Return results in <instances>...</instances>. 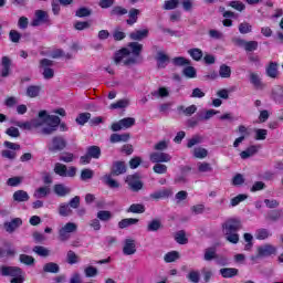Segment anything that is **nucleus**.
<instances>
[{
    "label": "nucleus",
    "instance_id": "obj_57",
    "mask_svg": "<svg viewBox=\"0 0 283 283\" xmlns=\"http://www.w3.org/2000/svg\"><path fill=\"white\" fill-rule=\"evenodd\" d=\"M180 258V254L177 251H171L165 254L164 260L167 263L176 262Z\"/></svg>",
    "mask_w": 283,
    "mask_h": 283
},
{
    "label": "nucleus",
    "instance_id": "obj_51",
    "mask_svg": "<svg viewBox=\"0 0 283 283\" xmlns=\"http://www.w3.org/2000/svg\"><path fill=\"white\" fill-rule=\"evenodd\" d=\"M180 6V0H166L164 2V10H176Z\"/></svg>",
    "mask_w": 283,
    "mask_h": 283
},
{
    "label": "nucleus",
    "instance_id": "obj_64",
    "mask_svg": "<svg viewBox=\"0 0 283 283\" xmlns=\"http://www.w3.org/2000/svg\"><path fill=\"white\" fill-rule=\"evenodd\" d=\"M153 171L155 174H166L167 172V165L155 164V166L153 167Z\"/></svg>",
    "mask_w": 283,
    "mask_h": 283
},
{
    "label": "nucleus",
    "instance_id": "obj_23",
    "mask_svg": "<svg viewBox=\"0 0 283 283\" xmlns=\"http://www.w3.org/2000/svg\"><path fill=\"white\" fill-rule=\"evenodd\" d=\"M43 273H53V274H56V273H60L61 272V266H59L57 263L55 262H49V263H45L43 265V269H42Z\"/></svg>",
    "mask_w": 283,
    "mask_h": 283
},
{
    "label": "nucleus",
    "instance_id": "obj_52",
    "mask_svg": "<svg viewBox=\"0 0 283 283\" xmlns=\"http://www.w3.org/2000/svg\"><path fill=\"white\" fill-rule=\"evenodd\" d=\"M193 156L195 158H200V159L207 158V156H209V150L202 147H197L193 149Z\"/></svg>",
    "mask_w": 283,
    "mask_h": 283
},
{
    "label": "nucleus",
    "instance_id": "obj_19",
    "mask_svg": "<svg viewBox=\"0 0 283 283\" xmlns=\"http://www.w3.org/2000/svg\"><path fill=\"white\" fill-rule=\"evenodd\" d=\"M1 65H2L1 76L3 78L10 76V65H12V60H10V57L8 56H2Z\"/></svg>",
    "mask_w": 283,
    "mask_h": 283
},
{
    "label": "nucleus",
    "instance_id": "obj_14",
    "mask_svg": "<svg viewBox=\"0 0 283 283\" xmlns=\"http://www.w3.org/2000/svg\"><path fill=\"white\" fill-rule=\"evenodd\" d=\"M21 224H23V220H21V218H14L11 221L4 222L3 227L7 233H14Z\"/></svg>",
    "mask_w": 283,
    "mask_h": 283
},
{
    "label": "nucleus",
    "instance_id": "obj_11",
    "mask_svg": "<svg viewBox=\"0 0 283 283\" xmlns=\"http://www.w3.org/2000/svg\"><path fill=\"white\" fill-rule=\"evenodd\" d=\"M50 21V17L48 12L43 10L35 11V18L31 21L32 28H39V25H43V23H48Z\"/></svg>",
    "mask_w": 283,
    "mask_h": 283
},
{
    "label": "nucleus",
    "instance_id": "obj_36",
    "mask_svg": "<svg viewBox=\"0 0 283 283\" xmlns=\"http://www.w3.org/2000/svg\"><path fill=\"white\" fill-rule=\"evenodd\" d=\"M172 65L185 67V65H191V61L184 56H177L172 59Z\"/></svg>",
    "mask_w": 283,
    "mask_h": 283
},
{
    "label": "nucleus",
    "instance_id": "obj_54",
    "mask_svg": "<svg viewBox=\"0 0 283 283\" xmlns=\"http://www.w3.org/2000/svg\"><path fill=\"white\" fill-rule=\"evenodd\" d=\"M66 262L67 264H78V256L75 251L70 250L66 253Z\"/></svg>",
    "mask_w": 283,
    "mask_h": 283
},
{
    "label": "nucleus",
    "instance_id": "obj_9",
    "mask_svg": "<svg viewBox=\"0 0 283 283\" xmlns=\"http://www.w3.org/2000/svg\"><path fill=\"white\" fill-rule=\"evenodd\" d=\"M54 65V62L52 60L42 59L40 61V67H43V76L46 80L54 78V70L50 69Z\"/></svg>",
    "mask_w": 283,
    "mask_h": 283
},
{
    "label": "nucleus",
    "instance_id": "obj_20",
    "mask_svg": "<svg viewBox=\"0 0 283 283\" xmlns=\"http://www.w3.org/2000/svg\"><path fill=\"white\" fill-rule=\"evenodd\" d=\"M250 83L253 85L254 90H262L264 87L262 77H260L258 73H250Z\"/></svg>",
    "mask_w": 283,
    "mask_h": 283
},
{
    "label": "nucleus",
    "instance_id": "obj_1",
    "mask_svg": "<svg viewBox=\"0 0 283 283\" xmlns=\"http://www.w3.org/2000/svg\"><path fill=\"white\" fill-rule=\"evenodd\" d=\"M140 54H143V44L139 42H129L127 48H123L118 50L114 55L115 65H136L138 63V59H140Z\"/></svg>",
    "mask_w": 283,
    "mask_h": 283
},
{
    "label": "nucleus",
    "instance_id": "obj_28",
    "mask_svg": "<svg viewBox=\"0 0 283 283\" xmlns=\"http://www.w3.org/2000/svg\"><path fill=\"white\" fill-rule=\"evenodd\" d=\"M86 154L93 158L94 160H98L101 158V147L98 146H88L86 148Z\"/></svg>",
    "mask_w": 283,
    "mask_h": 283
},
{
    "label": "nucleus",
    "instance_id": "obj_3",
    "mask_svg": "<svg viewBox=\"0 0 283 283\" xmlns=\"http://www.w3.org/2000/svg\"><path fill=\"white\" fill-rule=\"evenodd\" d=\"M240 229H242L240 219H228L222 223L223 235L231 244H238L240 242V234H238Z\"/></svg>",
    "mask_w": 283,
    "mask_h": 283
},
{
    "label": "nucleus",
    "instance_id": "obj_15",
    "mask_svg": "<svg viewBox=\"0 0 283 283\" xmlns=\"http://www.w3.org/2000/svg\"><path fill=\"white\" fill-rule=\"evenodd\" d=\"M53 191L55 196H59V198H65V196H70V193H72V188L63 184H57L53 186Z\"/></svg>",
    "mask_w": 283,
    "mask_h": 283
},
{
    "label": "nucleus",
    "instance_id": "obj_59",
    "mask_svg": "<svg viewBox=\"0 0 283 283\" xmlns=\"http://www.w3.org/2000/svg\"><path fill=\"white\" fill-rule=\"evenodd\" d=\"M161 227H163V223L160 222V220H153L148 222L147 231L148 232L158 231L159 229H161Z\"/></svg>",
    "mask_w": 283,
    "mask_h": 283
},
{
    "label": "nucleus",
    "instance_id": "obj_17",
    "mask_svg": "<svg viewBox=\"0 0 283 283\" xmlns=\"http://www.w3.org/2000/svg\"><path fill=\"white\" fill-rule=\"evenodd\" d=\"M149 36V29L135 30L129 33L130 41H143Z\"/></svg>",
    "mask_w": 283,
    "mask_h": 283
},
{
    "label": "nucleus",
    "instance_id": "obj_49",
    "mask_svg": "<svg viewBox=\"0 0 283 283\" xmlns=\"http://www.w3.org/2000/svg\"><path fill=\"white\" fill-rule=\"evenodd\" d=\"M255 238L256 240H266L269 238H271V232L268 229H259L255 232Z\"/></svg>",
    "mask_w": 283,
    "mask_h": 283
},
{
    "label": "nucleus",
    "instance_id": "obj_21",
    "mask_svg": "<svg viewBox=\"0 0 283 283\" xmlns=\"http://www.w3.org/2000/svg\"><path fill=\"white\" fill-rule=\"evenodd\" d=\"M272 98L275 103L282 105L283 103V87L281 85H276L272 88Z\"/></svg>",
    "mask_w": 283,
    "mask_h": 283
},
{
    "label": "nucleus",
    "instance_id": "obj_35",
    "mask_svg": "<svg viewBox=\"0 0 283 283\" xmlns=\"http://www.w3.org/2000/svg\"><path fill=\"white\" fill-rule=\"evenodd\" d=\"M114 218V214H112V211L109 210H99L97 212V219L101 220V222H109Z\"/></svg>",
    "mask_w": 283,
    "mask_h": 283
},
{
    "label": "nucleus",
    "instance_id": "obj_62",
    "mask_svg": "<svg viewBox=\"0 0 283 283\" xmlns=\"http://www.w3.org/2000/svg\"><path fill=\"white\" fill-rule=\"evenodd\" d=\"M94 178V170L85 168L81 171V180H92Z\"/></svg>",
    "mask_w": 283,
    "mask_h": 283
},
{
    "label": "nucleus",
    "instance_id": "obj_42",
    "mask_svg": "<svg viewBox=\"0 0 283 283\" xmlns=\"http://www.w3.org/2000/svg\"><path fill=\"white\" fill-rule=\"evenodd\" d=\"M33 253H36L40 258H48L50 255V250L43 245H35L33 248Z\"/></svg>",
    "mask_w": 283,
    "mask_h": 283
},
{
    "label": "nucleus",
    "instance_id": "obj_38",
    "mask_svg": "<svg viewBox=\"0 0 283 283\" xmlns=\"http://www.w3.org/2000/svg\"><path fill=\"white\" fill-rule=\"evenodd\" d=\"M92 118V114L91 113H81L77 115L75 123H77V125H85V123H90Z\"/></svg>",
    "mask_w": 283,
    "mask_h": 283
},
{
    "label": "nucleus",
    "instance_id": "obj_25",
    "mask_svg": "<svg viewBox=\"0 0 283 283\" xmlns=\"http://www.w3.org/2000/svg\"><path fill=\"white\" fill-rule=\"evenodd\" d=\"M57 213L62 218H67V217L72 216L73 211H72V208H70V205L63 202V203H60V206L57 208Z\"/></svg>",
    "mask_w": 283,
    "mask_h": 283
},
{
    "label": "nucleus",
    "instance_id": "obj_37",
    "mask_svg": "<svg viewBox=\"0 0 283 283\" xmlns=\"http://www.w3.org/2000/svg\"><path fill=\"white\" fill-rule=\"evenodd\" d=\"M219 76L221 78H231V66L221 64L219 67Z\"/></svg>",
    "mask_w": 283,
    "mask_h": 283
},
{
    "label": "nucleus",
    "instance_id": "obj_12",
    "mask_svg": "<svg viewBox=\"0 0 283 283\" xmlns=\"http://www.w3.org/2000/svg\"><path fill=\"white\" fill-rule=\"evenodd\" d=\"M155 60L157 62L158 70H165L167 65H169V55L165 53V51H157V55L155 56Z\"/></svg>",
    "mask_w": 283,
    "mask_h": 283
},
{
    "label": "nucleus",
    "instance_id": "obj_24",
    "mask_svg": "<svg viewBox=\"0 0 283 283\" xmlns=\"http://www.w3.org/2000/svg\"><path fill=\"white\" fill-rule=\"evenodd\" d=\"M13 200L15 202H28L30 200V195L25 190H18L13 193Z\"/></svg>",
    "mask_w": 283,
    "mask_h": 283
},
{
    "label": "nucleus",
    "instance_id": "obj_29",
    "mask_svg": "<svg viewBox=\"0 0 283 283\" xmlns=\"http://www.w3.org/2000/svg\"><path fill=\"white\" fill-rule=\"evenodd\" d=\"M114 175L109 174V175H105L102 180L103 182H105L107 185V187H109L111 189H118V187H120V184H118V181L114 180L112 177Z\"/></svg>",
    "mask_w": 283,
    "mask_h": 283
},
{
    "label": "nucleus",
    "instance_id": "obj_48",
    "mask_svg": "<svg viewBox=\"0 0 283 283\" xmlns=\"http://www.w3.org/2000/svg\"><path fill=\"white\" fill-rule=\"evenodd\" d=\"M127 12H128L127 9H125L120 6H116L111 10L109 14H111V17H123V15L127 14Z\"/></svg>",
    "mask_w": 283,
    "mask_h": 283
},
{
    "label": "nucleus",
    "instance_id": "obj_2",
    "mask_svg": "<svg viewBox=\"0 0 283 283\" xmlns=\"http://www.w3.org/2000/svg\"><path fill=\"white\" fill-rule=\"evenodd\" d=\"M61 124V117L56 115H48V111H40L38 118L31 120V127H43L41 129V134L44 136H52L56 129H59V125Z\"/></svg>",
    "mask_w": 283,
    "mask_h": 283
},
{
    "label": "nucleus",
    "instance_id": "obj_63",
    "mask_svg": "<svg viewBox=\"0 0 283 283\" xmlns=\"http://www.w3.org/2000/svg\"><path fill=\"white\" fill-rule=\"evenodd\" d=\"M189 282L199 283L200 282V272L198 271H190L187 275Z\"/></svg>",
    "mask_w": 283,
    "mask_h": 283
},
{
    "label": "nucleus",
    "instance_id": "obj_46",
    "mask_svg": "<svg viewBox=\"0 0 283 283\" xmlns=\"http://www.w3.org/2000/svg\"><path fill=\"white\" fill-rule=\"evenodd\" d=\"M266 74L270 78H277V63L271 62L266 69Z\"/></svg>",
    "mask_w": 283,
    "mask_h": 283
},
{
    "label": "nucleus",
    "instance_id": "obj_10",
    "mask_svg": "<svg viewBox=\"0 0 283 283\" xmlns=\"http://www.w3.org/2000/svg\"><path fill=\"white\" fill-rule=\"evenodd\" d=\"M149 159L154 164L171 163V155L164 151H155L150 154Z\"/></svg>",
    "mask_w": 283,
    "mask_h": 283
},
{
    "label": "nucleus",
    "instance_id": "obj_13",
    "mask_svg": "<svg viewBox=\"0 0 283 283\" xmlns=\"http://www.w3.org/2000/svg\"><path fill=\"white\" fill-rule=\"evenodd\" d=\"M277 250L271 244H264L258 248V258H269L275 255Z\"/></svg>",
    "mask_w": 283,
    "mask_h": 283
},
{
    "label": "nucleus",
    "instance_id": "obj_61",
    "mask_svg": "<svg viewBox=\"0 0 283 283\" xmlns=\"http://www.w3.org/2000/svg\"><path fill=\"white\" fill-rule=\"evenodd\" d=\"M247 198H249V196H247V195H238L237 197L231 199L230 206L231 207H238V205H240V202H244V200H247Z\"/></svg>",
    "mask_w": 283,
    "mask_h": 283
},
{
    "label": "nucleus",
    "instance_id": "obj_8",
    "mask_svg": "<svg viewBox=\"0 0 283 283\" xmlns=\"http://www.w3.org/2000/svg\"><path fill=\"white\" fill-rule=\"evenodd\" d=\"M0 275L2 277H14L17 275H23V270L19 266L2 265L0 266Z\"/></svg>",
    "mask_w": 283,
    "mask_h": 283
},
{
    "label": "nucleus",
    "instance_id": "obj_33",
    "mask_svg": "<svg viewBox=\"0 0 283 283\" xmlns=\"http://www.w3.org/2000/svg\"><path fill=\"white\" fill-rule=\"evenodd\" d=\"M218 259V253L216 252V248H208L205 250L203 260L206 262H211V260Z\"/></svg>",
    "mask_w": 283,
    "mask_h": 283
},
{
    "label": "nucleus",
    "instance_id": "obj_43",
    "mask_svg": "<svg viewBox=\"0 0 283 283\" xmlns=\"http://www.w3.org/2000/svg\"><path fill=\"white\" fill-rule=\"evenodd\" d=\"M132 224H138V219H134V218L123 219L118 222V228L127 229V227H132Z\"/></svg>",
    "mask_w": 283,
    "mask_h": 283
},
{
    "label": "nucleus",
    "instance_id": "obj_44",
    "mask_svg": "<svg viewBox=\"0 0 283 283\" xmlns=\"http://www.w3.org/2000/svg\"><path fill=\"white\" fill-rule=\"evenodd\" d=\"M19 260L22 264H25L27 266H34V262H36V260L32 255L28 254H20Z\"/></svg>",
    "mask_w": 283,
    "mask_h": 283
},
{
    "label": "nucleus",
    "instance_id": "obj_56",
    "mask_svg": "<svg viewBox=\"0 0 283 283\" xmlns=\"http://www.w3.org/2000/svg\"><path fill=\"white\" fill-rule=\"evenodd\" d=\"M182 74H184V76H186V78H196V76H197L196 67L186 66L182 70Z\"/></svg>",
    "mask_w": 283,
    "mask_h": 283
},
{
    "label": "nucleus",
    "instance_id": "obj_30",
    "mask_svg": "<svg viewBox=\"0 0 283 283\" xmlns=\"http://www.w3.org/2000/svg\"><path fill=\"white\" fill-rule=\"evenodd\" d=\"M138 14H140V10L138 9H130L128 12V19L126 20V23L128 25H134L138 21Z\"/></svg>",
    "mask_w": 283,
    "mask_h": 283
},
{
    "label": "nucleus",
    "instance_id": "obj_34",
    "mask_svg": "<svg viewBox=\"0 0 283 283\" xmlns=\"http://www.w3.org/2000/svg\"><path fill=\"white\" fill-rule=\"evenodd\" d=\"M169 196H171V190L163 189V190L153 192L150 195V198H153V200H160V198H169Z\"/></svg>",
    "mask_w": 283,
    "mask_h": 283
},
{
    "label": "nucleus",
    "instance_id": "obj_26",
    "mask_svg": "<svg viewBox=\"0 0 283 283\" xmlns=\"http://www.w3.org/2000/svg\"><path fill=\"white\" fill-rule=\"evenodd\" d=\"M41 86H39V85H29L28 87H27V96L29 97V98H36V97H39L40 96V94H41Z\"/></svg>",
    "mask_w": 283,
    "mask_h": 283
},
{
    "label": "nucleus",
    "instance_id": "obj_31",
    "mask_svg": "<svg viewBox=\"0 0 283 283\" xmlns=\"http://www.w3.org/2000/svg\"><path fill=\"white\" fill-rule=\"evenodd\" d=\"M255 154H258V146H250L240 153V157L242 160H247V158H251V156H255Z\"/></svg>",
    "mask_w": 283,
    "mask_h": 283
},
{
    "label": "nucleus",
    "instance_id": "obj_47",
    "mask_svg": "<svg viewBox=\"0 0 283 283\" xmlns=\"http://www.w3.org/2000/svg\"><path fill=\"white\" fill-rule=\"evenodd\" d=\"M155 98H167L169 96V90L166 87H159L157 91L151 93Z\"/></svg>",
    "mask_w": 283,
    "mask_h": 283
},
{
    "label": "nucleus",
    "instance_id": "obj_5",
    "mask_svg": "<svg viewBox=\"0 0 283 283\" xmlns=\"http://www.w3.org/2000/svg\"><path fill=\"white\" fill-rule=\"evenodd\" d=\"M232 43L235 48H242L247 52H255L258 50V41H247L242 38H232Z\"/></svg>",
    "mask_w": 283,
    "mask_h": 283
},
{
    "label": "nucleus",
    "instance_id": "obj_58",
    "mask_svg": "<svg viewBox=\"0 0 283 283\" xmlns=\"http://www.w3.org/2000/svg\"><path fill=\"white\" fill-rule=\"evenodd\" d=\"M282 216V210H272L268 213V220H272V222H277V220H280Z\"/></svg>",
    "mask_w": 283,
    "mask_h": 283
},
{
    "label": "nucleus",
    "instance_id": "obj_50",
    "mask_svg": "<svg viewBox=\"0 0 283 283\" xmlns=\"http://www.w3.org/2000/svg\"><path fill=\"white\" fill-rule=\"evenodd\" d=\"M239 32L240 34H250V32H253V25L249 22H242L239 24Z\"/></svg>",
    "mask_w": 283,
    "mask_h": 283
},
{
    "label": "nucleus",
    "instance_id": "obj_39",
    "mask_svg": "<svg viewBox=\"0 0 283 283\" xmlns=\"http://www.w3.org/2000/svg\"><path fill=\"white\" fill-rule=\"evenodd\" d=\"M188 54H190L193 61H202V56H205V53H202V50L198 48L188 50Z\"/></svg>",
    "mask_w": 283,
    "mask_h": 283
},
{
    "label": "nucleus",
    "instance_id": "obj_16",
    "mask_svg": "<svg viewBox=\"0 0 283 283\" xmlns=\"http://www.w3.org/2000/svg\"><path fill=\"white\" fill-rule=\"evenodd\" d=\"M123 253L124 255H134L136 253V240L125 239Z\"/></svg>",
    "mask_w": 283,
    "mask_h": 283
},
{
    "label": "nucleus",
    "instance_id": "obj_7",
    "mask_svg": "<svg viewBox=\"0 0 283 283\" xmlns=\"http://www.w3.org/2000/svg\"><path fill=\"white\" fill-rule=\"evenodd\" d=\"M136 125V118L134 117H125L117 123L112 124V132H120V129H129Z\"/></svg>",
    "mask_w": 283,
    "mask_h": 283
},
{
    "label": "nucleus",
    "instance_id": "obj_18",
    "mask_svg": "<svg viewBox=\"0 0 283 283\" xmlns=\"http://www.w3.org/2000/svg\"><path fill=\"white\" fill-rule=\"evenodd\" d=\"M127 171V166H125V161H115L113 164V168L111 171L112 176H120Z\"/></svg>",
    "mask_w": 283,
    "mask_h": 283
},
{
    "label": "nucleus",
    "instance_id": "obj_32",
    "mask_svg": "<svg viewBox=\"0 0 283 283\" xmlns=\"http://www.w3.org/2000/svg\"><path fill=\"white\" fill-rule=\"evenodd\" d=\"M238 273L239 271L235 268H223L220 270V275H222V277H226V279L235 277Z\"/></svg>",
    "mask_w": 283,
    "mask_h": 283
},
{
    "label": "nucleus",
    "instance_id": "obj_40",
    "mask_svg": "<svg viewBox=\"0 0 283 283\" xmlns=\"http://www.w3.org/2000/svg\"><path fill=\"white\" fill-rule=\"evenodd\" d=\"M175 240L178 244H187L189 242V239H187V233L185 232V230L176 232Z\"/></svg>",
    "mask_w": 283,
    "mask_h": 283
},
{
    "label": "nucleus",
    "instance_id": "obj_22",
    "mask_svg": "<svg viewBox=\"0 0 283 283\" xmlns=\"http://www.w3.org/2000/svg\"><path fill=\"white\" fill-rule=\"evenodd\" d=\"M177 111L182 114L184 116H193V114H196V112H198V106H196L195 104L185 107L184 105L178 106Z\"/></svg>",
    "mask_w": 283,
    "mask_h": 283
},
{
    "label": "nucleus",
    "instance_id": "obj_6",
    "mask_svg": "<svg viewBox=\"0 0 283 283\" xmlns=\"http://www.w3.org/2000/svg\"><path fill=\"white\" fill-rule=\"evenodd\" d=\"M48 147L49 151L56 154V151H63L67 147V140L63 136H54Z\"/></svg>",
    "mask_w": 283,
    "mask_h": 283
},
{
    "label": "nucleus",
    "instance_id": "obj_41",
    "mask_svg": "<svg viewBox=\"0 0 283 283\" xmlns=\"http://www.w3.org/2000/svg\"><path fill=\"white\" fill-rule=\"evenodd\" d=\"M54 171L57 176H61L62 178H67V166L63 164H55Z\"/></svg>",
    "mask_w": 283,
    "mask_h": 283
},
{
    "label": "nucleus",
    "instance_id": "obj_55",
    "mask_svg": "<svg viewBox=\"0 0 283 283\" xmlns=\"http://www.w3.org/2000/svg\"><path fill=\"white\" fill-rule=\"evenodd\" d=\"M91 15H92V11L90 10V8H86V7H82L77 9L75 12V17H78V19H83L85 17H91Z\"/></svg>",
    "mask_w": 283,
    "mask_h": 283
},
{
    "label": "nucleus",
    "instance_id": "obj_45",
    "mask_svg": "<svg viewBox=\"0 0 283 283\" xmlns=\"http://www.w3.org/2000/svg\"><path fill=\"white\" fill-rule=\"evenodd\" d=\"M127 213H145V206L142 203H133L127 209Z\"/></svg>",
    "mask_w": 283,
    "mask_h": 283
},
{
    "label": "nucleus",
    "instance_id": "obj_53",
    "mask_svg": "<svg viewBox=\"0 0 283 283\" xmlns=\"http://www.w3.org/2000/svg\"><path fill=\"white\" fill-rule=\"evenodd\" d=\"M255 140H266V136L269 135V130L264 128L254 129Z\"/></svg>",
    "mask_w": 283,
    "mask_h": 283
},
{
    "label": "nucleus",
    "instance_id": "obj_27",
    "mask_svg": "<svg viewBox=\"0 0 283 283\" xmlns=\"http://www.w3.org/2000/svg\"><path fill=\"white\" fill-rule=\"evenodd\" d=\"M132 136L129 133L124 134H112L111 135V143H127Z\"/></svg>",
    "mask_w": 283,
    "mask_h": 283
},
{
    "label": "nucleus",
    "instance_id": "obj_60",
    "mask_svg": "<svg viewBox=\"0 0 283 283\" xmlns=\"http://www.w3.org/2000/svg\"><path fill=\"white\" fill-rule=\"evenodd\" d=\"M48 193H50V188L48 187H40L35 190L34 192V198H45V196H48Z\"/></svg>",
    "mask_w": 283,
    "mask_h": 283
},
{
    "label": "nucleus",
    "instance_id": "obj_4",
    "mask_svg": "<svg viewBox=\"0 0 283 283\" xmlns=\"http://www.w3.org/2000/svg\"><path fill=\"white\" fill-rule=\"evenodd\" d=\"M76 231H78V226L76 223H65L57 232L60 242H67V240L72 238V233H76Z\"/></svg>",
    "mask_w": 283,
    "mask_h": 283
}]
</instances>
